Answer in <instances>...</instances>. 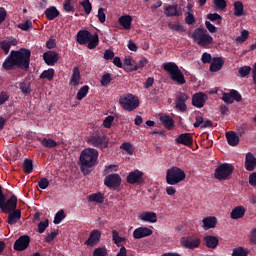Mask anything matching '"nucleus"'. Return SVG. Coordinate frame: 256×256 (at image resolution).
I'll return each mask as SVG.
<instances>
[{
  "instance_id": "nucleus-30",
  "label": "nucleus",
  "mask_w": 256,
  "mask_h": 256,
  "mask_svg": "<svg viewBox=\"0 0 256 256\" xmlns=\"http://www.w3.org/2000/svg\"><path fill=\"white\" fill-rule=\"evenodd\" d=\"M80 79H81L80 68H77V67L73 68V74H71V80L69 82V85L73 87L79 86Z\"/></svg>"
},
{
  "instance_id": "nucleus-60",
  "label": "nucleus",
  "mask_w": 256,
  "mask_h": 256,
  "mask_svg": "<svg viewBox=\"0 0 256 256\" xmlns=\"http://www.w3.org/2000/svg\"><path fill=\"white\" fill-rule=\"evenodd\" d=\"M110 81H112L110 74H104V76H102V80H100V85H102V87H106L110 84Z\"/></svg>"
},
{
  "instance_id": "nucleus-3",
  "label": "nucleus",
  "mask_w": 256,
  "mask_h": 256,
  "mask_svg": "<svg viewBox=\"0 0 256 256\" xmlns=\"http://www.w3.org/2000/svg\"><path fill=\"white\" fill-rule=\"evenodd\" d=\"M163 70L169 74L171 81L176 82L178 85H184V83H187V81L184 80V74H182V71L178 68L176 63H163Z\"/></svg>"
},
{
  "instance_id": "nucleus-15",
  "label": "nucleus",
  "mask_w": 256,
  "mask_h": 256,
  "mask_svg": "<svg viewBox=\"0 0 256 256\" xmlns=\"http://www.w3.org/2000/svg\"><path fill=\"white\" fill-rule=\"evenodd\" d=\"M29 236L23 235L14 241L13 249L16 252H23L29 247Z\"/></svg>"
},
{
  "instance_id": "nucleus-39",
  "label": "nucleus",
  "mask_w": 256,
  "mask_h": 256,
  "mask_svg": "<svg viewBox=\"0 0 256 256\" xmlns=\"http://www.w3.org/2000/svg\"><path fill=\"white\" fill-rule=\"evenodd\" d=\"M54 73H55V71L52 68H49V69L43 71V73H40L39 78L46 79L47 81H51V80H53Z\"/></svg>"
},
{
  "instance_id": "nucleus-5",
  "label": "nucleus",
  "mask_w": 256,
  "mask_h": 256,
  "mask_svg": "<svg viewBox=\"0 0 256 256\" xmlns=\"http://www.w3.org/2000/svg\"><path fill=\"white\" fill-rule=\"evenodd\" d=\"M191 39H193V42L198 43V46L200 47H206L213 43V37L211 34L206 33L204 28H197L193 30Z\"/></svg>"
},
{
  "instance_id": "nucleus-27",
  "label": "nucleus",
  "mask_w": 256,
  "mask_h": 256,
  "mask_svg": "<svg viewBox=\"0 0 256 256\" xmlns=\"http://www.w3.org/2000/svg\"><path fill=\"white\" fill-rule=\"evenodd\" d=\"M139 220L145 222V223H156V213L154 212H143L139 214Z\"/></svg>"
},
{
  "instance_id": "nucleus-46",
  "label": "nucleus",
  "mask_w": 256,
  "mask_h": 256,
  "mask_svg": "<svg viewBox=\"0 0 256 256\" xmlns=\"http://www.w3.org/2000/svg\"><path fill=\"white\" fill-rule=\"evenodd\" d=\"M97 20L99 21V23H106V9L99 8L97 10Z\"/></svg>"
},
{
  "instance_id": "nucleus-52",
  "label": "nucleus",
  "mask_w": 256,
  "mask_h": 256,
  "mask_svg": "<svg viewBox=\"0 0 256 256\" xmlns=\"http://www.w3.org/2000/svg\"><path fill=\"white\" fill-rule=\"evenodd\" d=\"M169 30L176 31V33H184V27L180 24L169 23Z\"/></svg>"
},
{
  "instance_id": "nucleus-17",
  "label": "nucleus",
  "mask_w": 256,
  "mask_h": 256,
  "mask_svg": "<svg viewBox=\"0 0 256 256\" xmlns=\"http://www.w3.org/2000/svg\"><path fill=\"white\" fill-rule=\"evenodd\" d=\"M104 185L108 188H117L121 185V177L117 173H112L104 178Z\"/></svg>"
},
{
  "instance_id": "nucleus-26",
  "label": "nucleus",
  "mask_w": 256,
  "mask_h": 256,
  "mask_svg": "<svg viewBox=\"0 0 256 256\" xmlns=\"http://www.w3.org/2000/svg\"><path fill=\"white\" fill-rule=\"evenodd\" d=\"M16 88L21 90V93L25 96L32 93V84L29 81L23 80V82L16 83Z\"/></svg>"
},
{
  "instance_id": "nucleus-61",
  "label": "nucleus",
  "mask_w": 256,
  "mask_h": 256,
  "mask_svg": "<svg viewBox=\"0 0 256 256\" xmlns=\"http://www.w3.org/2000/svg\"><path fill=\"white\" fill-rule=\"evenodd\" d=\"M115 52H112V50L108 49L104 51V60L110 61L112 59H115Z\"/></svg>"
},
{
  "instance_id": "nucleus-54",
  "label": "nucleus",
  "mask_w": 256,
  "mask_h": 256,
  "mask_svg": "<svg viewBox=\"0 0 256 256\" xmlns=\"http://www.w3.org/2000/svg\"><path fill=\"white\" fill-rule=\"evenodd\" d=\"M214 59H215V57H212L211 54L204 52L202 54V59L201 60H202L203 64H208V63H213Z\"/></svg>"
},
{
  "instance_id": "nucleus-6",
  "label": "nucleus",
  "mask_w": 256,
  "mask_h": 256,
  "mask_svg": "<svg viewBox=\"0 0 256 256\" xmlns=\"http://www.w3.org/2000/svg\"><path fill=\"white\" fill-rule=\"evenodd\" d=\"M185 178V174L184 171H182V169L178 168V167H171L169 169H167V175H166V182L167 185H177L180 182L184 181Z\"/></svg>"
},
{
  "instance_id": "nucleus-43",
  "label": "nucleus",
  "mask_w": 256,
  "mask_h": 256,
  "mask_svg": "<svg viewBox=\"0 0 256 256\" xmlns=\"http://www.w3.org/2000/svg\"><path fill=\"white\" fill-rule=\"evenodd\" d=\"M234 8H235V17H243L244 15L243 3L240 1L235 2Z\"/></svg>"
},
{
  "instance_id": "nucleus-24",
  "label": "nucleus",
  "mask_w": 256,
  "mask_h": 256,
  "mask_svg": "<svg viewBox=\"0 0 256 256\" xmlns=\"http://www.w3.org/2000/svg\"><path fill=\"white\" fill-rule=\"evenodd\" d=\"M208 64H211V66L208 67V71L215 73L219 72L221 68L224 67V60L221 59V57H215V59H213V62H208Z\"/></svg>"
},
{
  "instance_id": "nucleus-13",
  "label": "nucleus",
  "mask_w": 256,
  "mask_h": 256,
  "mask_svg": "<svg viewBox=\"0 0 256 256\" xmlns=\"http://www.w3.org/2000/svg\"><path fill=\"white\" fill-rule=\"evenodd\" d=\"M239 77L246 78L252 73V84L254 85V88H256V62H254V65L252 67L250 66H243L239 68Z\"/></svg>"
},
{
  "instance_id": "nucleus-9",
  "label": "nucleus",
  "mask_w": 256,
  "mask_h": 256,
  "mask_svg": "<svg viewBox=\"0 0 256 256\" xmlns=\"http://www.w3.org/2000/svg\"><path fill=\"white\" fill-rule=\"evenodd\" d=\"M88 145H91L97 149H107L108 148V137L105 135H94L88 137Z\"/></svg>"
},
{
  "instance_id": "nucleus-59",
  "label": "nucleus",
  "mask_w": 256,
  "mask_h": 256,
  "mask_svg": "<svg viewBox=\"0 0 256 256\" xmlns=\"http://www.w3.org/2000/svg\"><path fill=\"white\" fill-rule=\"evenodd\" d=\"M184 23H187V25H193L195 23L193 12H187V17L184 18Z\"/></svg>"
},
{
  "instance_id": "nucleus-25",
  "label": "nucleus",
  "mask_w": 256,
  "mask_h": 256,
  "mask_svg": "<svg viewBox=\"0 0 256 256\" xmlns=\"http://www.w3.org/2000/svg\"><path fill=\"white\" fill-rule=\"evenodd\" d=\"M202 224V228L204 229V231L211 230L217 226V218L213 216H208L202 219Z\"/></svg>"
},
{
  "instance_id": "nucleus-20",
  "label": "nucleus",
  "mask_w": 256,
  "mask_h": 256,
  "mask_svg": "<svg viewBox=\"0 0 256 256\" xmlns=\"http://www.w3.org/2000/svg\"><path fill=\"white\" fill-rule=\"evenodd\" d=\"M43 60L47 66H53L58 63V53L54 51H47L43 53Z\"/></svg>"
},
{
  "instance_id": "nucleus-8",
  "label": "nucleus",
  "mask_w": 256,
  "mask_h": 256,
  "mask_svg": "<svg viewBox=\"0 0 256 256\" xmlns=\"http://www.w3.org/2000/svg\"><path fill=\"white\" fill-rule=\"evenodd\" d=\"M234 171H235V167H233L231 164H228V163L221 164L217 166V168H215V179L219 181H226Z\"/></svg>"
},
{
  "instance_id": "nucleus-7",
  "label": "nucleus",
  "mask_w": 256,
  "mask_h": 256,
  "mask_svg": "<svg viewBox=\"0 0 256 256\" xmlns=\"http://www.w3.org/2000/svg\"><path fill=\"white\" fill-rule=\"evenodd\" d=\"M119 105H121L123 110L133 112L136 108H139V98L132 94H128L119 98Z\"/></svg>"
},
{
  "instance_id": "nucleus-58",
  "label": "nucleus",
  "mask_w": 256,
  "mask_h": 256,
  "mask_svg": "<svg viewBox=\"0 0 256 256\" xmlns=\"http://www.w3.org/2000/svg\"><path fill=\"white\" fill-rule=\"evenodd\" d=\"M232 256H248V251H245L243 248L239 247L235 250H232Z\"/></svg>"
},
{
  "instance_id": "nucleus-23",
  "label": "nucleus",
  "mask_w": 256,
  "mask_h": 256,
  "mask_svg": "<svg viewBox=\"0 0 256 256\" xmlns=\"http://www.w3.org/2000/svg\"><path fill=\"white\" fill-rule=\"evenodd\" d=\"M164 14L167 17H180L182 15V11L178 9V5H169L165 7Z\"/></svg>"
},
{
  "instance_id": "nucleus-63",
  "label": "nucleus",
  "mask_w": 256,
  "mask_h": 256,
  "mask_svg": "<svg viewBox=\"0 0 256 256\" xmlns=\"http://www.w3.org/2000/svg\"><path fill=\"white\" fill-rule=\"evenodd\" d=\"M248 183L251 187L256 188V172H252V174H250L248 177Z\"/></svg>"
},
{
  "instance_id": "nucleus-4",
  "label": "nucleus",
  "mask_w": 256,
  "mask_h": 256,
  "mask_svg": "<svg viewBox=\"0 0 256 256\" xmlns=\"http://www.w3.org/2000/svg\"><path fill=\"white\" fill-rule=\"evenodd\" d=\"M98 155L97 150L93 148H86L82 150V153L80 154V165L82 166V171H84V168H92L95 166Z\"/></svg>"
},
{
  "instance_id": "nucleus-22",
  "label": "nucleus",
  "mask_w": 256,
  "mask_h": 256,
  "mask_svg": "<svg viewBox=\"0 0 256 256\" xmlns=\"http://www.w3.org/2000/svg\"><path fill=\"white\" fill-rule=\"evenodd\" d=\"M219 245V239L216 236L206 235L204 236V246L208 249H217Z\"/></svg>"
},
{
  "instance_id": "nucleus-64",
  "label": "nucleus",
  "mask_w": 256,
  "mask_h": 256,
  "mask_svg": "<svg viewBox=\"0 0 256 256\" xmlns=\"http://www.w3.org/2000/svg\"><path fill=\"white\" fill-rule=\"evenodd\" d=\"M108 253L104 248H97L93 251V256H106Z\"/></svg>"
},
{
  "instance_id": "nucleus-29",
  "label": "nucleus",
  "mask_w": 256,
  "mask_h": 256,
  "mask_svg": "<svg viewBox=\"0 0 256 256\" xmlns=\"http://www.w3.org/2000/svg\"><path fill=\"white\" fill-rule=\"evenodd\" d=\"M245 215V208L243 206H237L230 212V219L239 220Z\"/></svg>"
},
{
  "instance_id": "nucleus-38",
  "label": "nucleus",
  "mask_w": 256,
  "mask_h": 256,
  "mask_svg": "<svg viewBox=\"0 0 256 256\" xmlns=\"http://www.w3.org/2000/svg\"><path fill=\"white\" fill-rule=\"evenodd\" d=\"M80 6H82L84 14L86 15L91 14V11H93V5L91 4V1L82 0V2H80Z\"/></svg>"
},
{
  "instance_id": "nucleus-35",
  "label": "nucleus",
  "mask_w": 256,
  "mask_h": 256,
  "mask_svg": "<svg viewBox=\"0 0 256 256\" xmlns=\"http://www.w3.org/2000/svg\"><path fill=\"white\" fill-rule=\"evenodd\" d=\"M160 124H163L165 126V129L171 130L173 128V119L169 117L168 115H160Z\"/></svg>"
},
{
  "instance_id": "nucleus-40",
  "label": "nucleus",
  "mask_w": 256,
  "mask_h": 256,
  "mask_svg": "<svg viewBox=\"0 0 256 256\" xmlns=\"http://www.w3.org/2000/svg\"><path fill=\"white\" fill-rule=\"evenodd\" d=\"M213 5L215 6V10L224 11L228 6L226 0H213Z\"/></svg>"
},
{
  "instance_id": "nucleus-50",
  "label": "nucleus",
  "mask_w": 256,
  "mask_h": 256,
  "mask_svg": "<svg viewBox=\"0 0 256 256\" xmlns=\"http://www.w3.org/2000/svg\"><path fill=\"white\" fill-rule=\"evenodd\" d=\"M206 19L212 22L217 21V25L221 24V16L217 13H208V15L206 16Z\"/></svg>"
},
{
  "instance_id": "nucleus-19",
  "label": "nucleus",
  "mask_w": 256,
  "mask_h": 256,
  "mask_svg": "<svg viewBox=\"0 0 256 256\" xmlns=\"http://www.w3.org/2000/svg\"><path fill=\"white\" fill-rule=\"evenodd\" d=\"M176 144L191 147L193 145V136L189 133H182L176 138Z\"/></svg>"
},
{
  "instance_id": "nucleus-48",
  "label": "nucleus",
  "mask_w": 256,
  "mask_h": 256,
  "mask_svg": "<svg viewBox=\"0 0 256 256\" xmlns=\"http://www.w3.org/2000/svg\"><path fill=\"white\" fill-rule=\"evenodd\" d=\"M147 65V59L146 58H141V60H139V63H136V65L132 64V71H137L139 69H143L145 66Z\"/></svg>"
},
{
  "instance_id": "nucleus-11",
  "label": "nucleus",
  "mask_w": 256,
  "mask_h": 256,
  "mask_svg": "<svg viewBox=\"0 0 256 256\" xmlns=\"http://www.w3.org/2000/svg\"><path fill=\"white\" fill-rule=\"evenodd\" d=\"M189 100V95L185 92L176 93V100H174V105H176V110L184 113L187 111V101Z\"/></svg>"
},
{
  "instance_id": "nucleus-34",
  "label": "nucleus",
  "mask_w": 256,
  "mask_h": 256,
  "mask_svg": "<svg viewBox=\"0 0 256 256\" xmlns=\"http://www.w3.org/2000/svg\"><path fill=\"white\" fill-rule=\"evenodd\" d=\"M119 25L123 27V30H130L132 26V17L130 15H123L119 17Z\"/></svg>"
},
{
  "instance_id": "nucleus-51",
  "label": "nucleus",
  "mask_w": 256,
  "mask_h": 256,
  "mask_svg": "<svg viewBox=\"0 0 256 256\" xmlns=\"http://www.w3.org/2000/svg\"><path fill=\"white\" fill-rule=\"evenodd\" d=\"M67 215L64 214L63 210L56 212V216H54V224L59 225Z\"/></svg>"
},
{
  "instance_id": "nucleus-57",
  "label": "nucleus",
  "mask_w": 256,
  "mask_h": 256,
  "mask_svg": "<svg viewBox=\"0 0 256 256\" xmlns=\"http://www.w3.org/2000/svg\"><path fill=\"white\" fill-rule=\"evenodd\" d=\"M47 187H49V180H47V178H40L38 181V188H40V190H45Z\"/></svg>"
},
{
  "instance_id": "nucleus-16",
  "label": "nucleus",
  "mask_w": 256,
  "mask_h": 256,
  "mask_svg": "<svg viewBox=\"0 0 256 256\" xmlns=\"http://www.w3.org/2000/svg\"><path fill=\"white\" fill-rule=\"evenodd\" d=\"M126 181L130 185H141L144 182L143 172L139 170H134L128 174Z\"/></svg>"
},
{
  "instance_id": "nucleus-56",
  "label": "nucleus",
  "mask_w": 256,
  "mask_h": 256,
  "mask_svg": "<svg viewBox=\"0 0 256 256\" xmlns=\"http://www.w3.org/2000/svg\"><path fill=\"white\" fill-rule=\"evenodd\" d=\"M86 45H87L86 48H88V50H94L99 45V40L97 39L88 40L86 41Z\"/></svg>"
},
{
  "instance_id": "nucleus-14",
  "label": "nucleus",
  "mask_w": 256,
  "mask_h": 256,
  "mask_svg": "<svg viewBox=\"0 0 256 256\" xmlns=\"http://www.w3.org/2000/svg\"><path fill=\"white\" fill-rule=\"evenodd\" d=\"M208 100V96L204 92H197L191 97V105L193 107L202 109Z\"/></svg>"
},
{
  "instance_id": "nucleus-12",
  "label": "nucleus",
  "mask_w": 256,
  "mask_h": 256,
  "mask_svg": "<svg viewBox=\"0 0 256 256\" xmlns=\"http://www.w3.org/2000/svg\"><path fill=\"white\" fill-rule=\"evenodd\" d=\"M99 40V37L97 34H92L88 30H80L78 31V34H76V42H78L79 45H86V42L93 41V40Z\"/></svg>"
},
{
  "instance_id": "nucleus-47",
  "label": "nucleus",
  "mask_w": 256,
  "mask_h": 256,
  "mask_svg": "<svg viewBox=\"0 0 256 256\" xmlns=\"http://www.w3.org/2000/svg\"><path fill=\"white\" fill-rule=\"evenodd\" d=\"M62 9L64 10V12H67V13L75 12V9L73 8L71 0H64V3L62 4Z\"/></svg>"
},
{
  "instance_id": "nucleus-36",
  "label": "nucleus",
  "mask_w": 256,
  "mask_h": 256,
  "mask_svg": "<svg viewBox=\"0 0 256 256\" xmlns=\"http://www.w3.org/2000/svg\"><path fill=\"white\" fill-rule=\"evenodd\" d=\"M40 145L48 149H53L58 147V142L53 139L43 138L42 140H40Z\"/></svg>"
},
{
  "instance_id": "nucleus-31",
  "label": "nucleus",
  "mask_w": 256,
  "mask_h": 256,
  "mask_svg": "<svg viewBox=\"0 0 256 256\" xmlns=\"http://www.w3.org/2000/svg\"><path fill=\"white\" fill-rule=\"evenodd\" d=\"M244 166H246V171L250 172L254 171L256 168V158L252 153L246 154V164H244Z\"/></svg>"
},
{
  "instance_id": "nucleus-10",
  "label": "nucleus",
  "mask_w": 256,
  "mask_h": 256,
  "mask_svg": "<svg viewBox=\"0 0 256 256\" xmlns=\"http://www.w3.org/2000/svg\"><path fill=\"white\" fill-rule=\"evenodd\" d=\"M180 245L184 249H197V247H200V238L196 236H187L180 238Z\"/></svg>"
},
{
  "instance_id": "nucleus-44",
  "label": "nucleus",
  "mask_w": 256,
  "mask_h": 256,
  "mask_svg": "<svg viewBox=\"0 0 256 256\" xmlns=\"http://www.w3.org/2000/svg\"><path fill=\"white\" fill-rule=\"evenodd\" d=\"M88 89V85L82 86V88H80L78 91V94H76V99H78V101H82V99H84L88 94Z\"/></svg>"
},
{
  "instance_id": "nucleus-21",
  "label": "nucleus",
  "mask_w": 256,
  "mask_h": 256,
  "mask_svg": "<svg viewBox=\"0 0 256 256\" xmlns=\"http://www.w3.org/2000/svg\"><path fill=\"white\" fill-rule=\"evenodd\" d=\"M99 238H101V232L99 230H93L88 239L84 242V245L88 247H93L99 243Z\"/></svg>"
},
{
  "instance_id": "nucleus-45",
  "label": "nucleus",
  "mask_w": 256,
  "mask_h": 256,
  "mask_svg": "<svg viewBox=\"0 0 256 256\" xmlns=\"http://www.w3.org/2000/svg\"><path fill=\"white\" fill-rule=\"evenodd\" d=\"M18 28L25 32L32 30L33 29L32 20H25L23 23L18 25Z\"/></svg>"
},
{
  "instance_id": "nucleus-1",
  "label": "nucleus",
  "mask_w": 256,
  "mask_h": 256,
  "mask_svg": "<svg viewBox=\"0 0 256 256\" xmlns=\"http://www.w3.org/2000/svg\"><path fill=\"white\" fill-rule=\"evenodd\" d=\"M11 46L8 41L3 40L0 42V49L3 51V54L8 55V53H10L8 57H6V60H3L1 67L6 71L15 69L27 71L29 69V58L32 57V51L26 48L10 51Z\"/></svg>"
},
{
  "instance_id": "nucleus-55",
  "label": "nucleus",
  "mask_w": 256,
  "mask_h": 256,
  "mask_svg": "<svg viewBox=\"0 0 256 256\" xmlns=\"http://www.w3.org/2000/svg\"><path fill=\"white\" fill-rule=\"evenodd\" d=\"M249 35L250 34L248 33V30L241 31V35L236 39L237 43L245 42L246 40H248Z\"/></svg>"
},
{
  "instance_id": "nucleus-18",
  "label": "nucleus",
  "mask_w": 256,
  "mask_h": 256,
  "mask_svg": "<svg viewBox=\"0 0 256 256\" xmlns=\"http://www.w3.org/2000/svg\"><path fill=\"white\" fill-rule=\"evenodd\" d=\"M152 234H153L152 229H149L147 227H139L134 229V231L132 232V237H134V239L136 240H139L145 237L152 236Z\"/></svg>"
},
{
  "instance_id": "nucleus-28",
  "label": "nucleus",
  "mask_w": 256,
  "mask_h": 256,
  "mask_svg": "<svg viewBox=\"0 0 256 256\" xmlns=\"http://www.w3.org/2000/svg\"><path fill=\"white\" fill-rule=\"evenodd\" d=\"M104 194L101 192L93 193L91 195H88V203H95L97 205L104 204Z\"/></svg>"
},
{
  "instance_id": "nucleus-32",
  "label": "nucleus",
  "mask_w": 256,
  "mask_h": 256,
  "mask_svg": "<svg viewBox=\"0 0 256 256\" xmlns=\"http://www.w3.org/2000/svg\"><path fill=\"white\" fill-rule=\"evenodd\" d=\"M58 16H60V12L56 7L51 6L45 9V18H47L48 21H53V19L58 18Z\"/></svg>"
},
{
  "instance_id": "nucleus-49",
  "label": "nucleus",
  "mask_w": 256,
  "mask_h": 256,
  "mask_svg": "<svg viewBox=\"0 0 256 256\" xmlns=\"http://www.w3.org/2000/svg\"><path fill=\"white\" fill-rule=\"evenodd\" d=\"M124 241L125 239L119 236V232H117V230H112V242H114L115 245H119Z\"/></svg>"
},
{
  "instance_id": "nucleus-33",
  "label": "nucleus",
  "mask_w": 256,
  "mask_h": 256,
  "mask_svg": "<svg viewBox=\"0 0 256 256\" xmlns=\"http://www.w3.org/2000/svg\"><path fill=\"white\" fill-rule=\"evenodd\" d=\"M226 141L230 147L239 145V136L235 132H226Z\"/></svg>"
},
{
  "instance_id": "nucleus-62",
  "label": "nucleus",
  "mask_w": 256,
  "mask_h": 256,
  "mask_svg": "<svg viewBox=\"0 0 256 256\" xmlns=\"http://www.w3.org/2000/svg\"><path fill=\"white\" fill-rule=\"evenodd\" d=\"M112 121H115V117L113 116H108L104 119V128L110 129L112 126Z\"/></svg>"
},
{
  "instance_id": "nucleus-2",
  "label": "nucleus",
  "mask_w": 256,
  "mask_h": 256,
  "mask_svg": "<svg viewBox=\"0 0 256 256\" xmlns=\"http://www.w3.org/2000/svg\"><path fill=\"white\" fill-rule=\"evenodd\" d=\"M2 189L0 186V210L3 214L8 215V225L13 226L21 220V209L16 208V196L12 194L10 198L6 199Z\"/></svg>"
},
{
  "instance_id": "nucleus-53",
  "label": "nucleus",
  "mask_w": 256,
  "mask_h": 256,
  "mask_svg": "<svg viewBox=\"0 0 256 256\" xmlns=\"http://www.w3.org/2000/svg\"><path fill=\"white\" fill-rule=\"evenodd\" d=\"M226 94H228L229 98H234L236 102H241L242 100L241 94L237 90H230V93Z\"/></svg>"
},
{
  "instance_id": "nucleus-37",
  "label": "nucleus",
  "mask_w": 256,
  "mask_h": 256,
  "mask_svg": "<svg viewBox=\"0 0 256 256\" xmlns=\"http://www.w3.org/2000/svg\"><path fill=\"white\" fill-rule=\"evenodd\" d=\"M32 171H34L32 160L25 158V160H23V173L29 175L32 174Z\"/></svg>"
},
{
  "instance_id": "nucleus-42",
  "label": "nucleus",
  "mask_w": 256,
  "mask_h": 256,
  "mask_svg": "<svg viewBox=\"0 0 256 256\" xmlns=\"http://www.w3.org/2000/svg\"><path fill=\"white\" fill-rule=\"evenodd\" d=\"M119 149L126 151L128 155L134 154V147L132 146V144H130V142H123Z\"/></svg>"
},
{
  "instance_id": "nucleus-41",
  "label": "nucleus",
  "mask_w": 256,
  "mask_h": 256,
  "mask_svg": "<svg viewBox=\"0 0 256 256\" xmlns=\"http://www.w3.org/2000/svg\"><path fill=\"white\" fill-rule=\"evenodd\" d=\"M47 227H49V219H45V221L38 222V225H37L38 234L45 233V230H47Z\"/></svg>"
}]
</instances>
